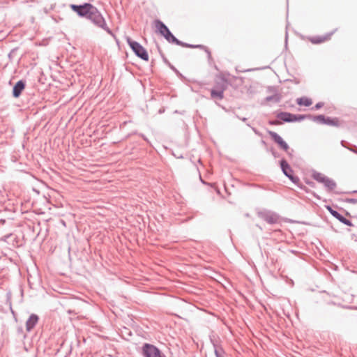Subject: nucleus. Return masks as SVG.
<instances>
[{"mask_svg": "<svg viewBox=\"0 0 357 357\" xmlns=\"http://www.w3.org/2000/svg\"><path fill=\"white\" fill-rule=\"evenodd\" d=\"M127 42L139 57L144 61L149 60V54L146 50L139 43L132 41L130 38H127Z\"/></svg>", "mask_w": 357, "mask_h": 357, "instance_id": "obj_1", "label": "nucleus"}, {"mask_svg": "<svg viewBox=\"0 0 357 357\" xmlns=\"http://www.w3.org/2000/svg\"><path fill=\"white\" fill-rule=\"evenodd\" d=\"M73 10L76 12L79 16L89 18V15L94 10V6L90 3H84V5L77 6L75 4L70 5Z\"/></svg>", "mask_w": 357, "mask_h": 357, "instance_id": "obj_2", "label": "nucleus"}, {"mask_svg": "<svg viewBox=\"0 0 357 357\" xmlns=\"http://www.w3.org/2000/svg\"><path fill=\"white\" fill-rule=\"evenodd\" d=\"M143 354L145 357H162L160 350L149 344H145L143 347Z\"/></svg>", "mask_w": 357, "mask_h": 357, "instance_id": "obj_3", "label": "nucleus"}, {"mask_svg": "<svg viewBox=\"0 0 357 357\" xmlns=\"http://www.w3.org/2000/svg\"><path fill=\"white\" fill-rule=\"evenodd\" d=\"M97 26L104 28L106 25L105 22L100 15V13L98 11L96 8H94V10H92V13L89 15V18Z\"/></svg>", "mask_w": 357, "mask_h": 357, "instance_id": "obj_4", "label": "nucleus"}, {"mask_svg": "<svg viewBox=\"0 0 357 357\" xmlns=\"http://www.w3.org/2000/svg\"><path fill=\"white\" fill-rule=\"evenodd\" d=\"M268 133L271 139L279 146L280 149L285 151L289 150V146L287 143L279 135L271 130H268Z\"/></svg>", "mask_w": 357, "mask_h": 357, "instance_id": "obj_5", "label": "nucleus"}, {"mask_svg": "<svg viewBox=\"0 0 357 357\" xmlns=\"http://www.w3.org/2000/svg\"><path fill=\"white\" fill-rule=\"evenodd\" d=\"M281 168L284 174L289 177L293 182L296 183L298 180V178H295L292 175V170L288 163L285 160H282L280 162Z\"/></svg>", "mask_w": 357, "mask_h": 357, "instance_id": "obj_6", "label": "nucleus"}, {"mask_svg": "<svg viewBox=\"0 0 357 357\" xmlns=\"http://www.w3.org/2000/svg\"><path fill=\"white\" fill-rule=\"evenodd\" d=\"M156 29L164 37L169 33L168 28L160 21L155 20L154 22Z\"/></svg>", "mask_w": 357, "mask_h": 357, "instance_id": "obj_7", "label": "nucleus"}, {"mask_svg": "<svg viewBox=\"0 0 357 357\" xmlns=\"http://www.w3.org/2000/svg\"><path fill=\"white\" fill-rule=\"evenodd\" d=\"M25 84L22 81H19L16 83V84L13 87V96L15 98H18L22 91L24 89Z\"/></svg>", "mask_w": 357, "mask_h": 357, "instance_id": "obj_8", "label": "nucleus"}, {"mask_svg": "<svg viewBox=\"0 0 357 357\" xmlns=\"http://www.w3.org/2000/svg\"><path fill=\"white\" fill-rule=\"evenodd\" d=\"M224 88L220 87L218 89H213L211 91V96L213 99L222 100L223 98Z\"/></svg>", "mask_w": 357, "mask_h": 357, "instance_id": "obj_9", "label": "nucleus"}, {"mask_svg": "<svg viewBox=\"0 0 357 357\" xmlns=\"http://www.w3.org/2000/svg\"><path fill=\"white\" fill-rule=\"evenodd\" d=\"M38 321V317L36 314H31L26 323V330L28 331H31L37 324Z\"/></svg>", "mask_w": 357, "mask_h": 357, "instance_id": "obj_10", "label": "nucleus"}, {"mask_svg": "<svg viewBox=\"0 0 357 357\" xmlns=\"http://www.w3.org/2000/svg\"><path fill=\"white\" fill-rule=\"evenodd\" d=\"M284 116H288V118H284V121H302L305 119V115H295V114H291L289 113H284L283 114Z\"/></svg>", "mask_w": 357, "mask_h": 357, "instance_id": "obj_11", "label": "nucleus"}, {"mask_svg": "<svg viewBox=\"0 0 357 357\" xmlns=\"http://www.w3.org/2000/svg\"><path fill=\"white\" fill-rule=\"evenodd\" d=\"M298 105L309 107L312 104V99L307 97H301L296 99Z\"/></svg>", "mask_w": 357, "mask_h": 357, "instance_id": "obj_12", "label": "nucleus"}, {"mask_svg": "<svg viewBox=\"0 0 357 357\" xmlns=\"http://www.w3.org/2000/svg\"><path fill=\"white\" fill-rule=\"evenodd\" d=\"M333 33H330L326 34V36L319 37L316 39H314L312 40V42L315 43H323V42L327 41L331 39Z\"/></svg>", "mask_w": 357, "mask_h": 357, "instance_id": "obj_13", "label": "nucleus"}, {"mask_svg": "<svg viewBox=\"0 0 357 357\" xmlns=\"http://www.w3.org/2000/svg\"><path fill=\"white\" fill-rule=\"evenodd\" d=\"M325 124L337 127L340 126V121L337 118H327Z\"/></svg>", "mask_w": 357, "mask_h": 357, "instance_id": "obj_14", "label": "nucleus"}, {"mask_svg": "<svg viewBox=\"0 0 357 357\" xmlns=\"http://www.w3.org/2000/svg\"><path fill=\"white\" fill-rule=\"evenodd\" d=\"M165 38L169 42H173L176 44H180V42L169 31V33L166 35Z\"/></svg>", "mask_w": 357, "mask_h": 357, "instance_id": "obj_15", "label": "nucleus"}, {"mask_svg": "<svg viewBox=\"0 0 357 357\" xmlns=\"http://www.w3.org/2000/svg\"><path fill=\"white\" fill-rule=\"evenodd\" d=\"M165 38L169 42H173L176 44H180V42L169 31V33L166 35Z\"/></svg>", "mask_w": 357, "mask_h": 357, "instance_id": "obj_16", "label": "nucleus"}, {"mask_svg": "<svg viewBox=\"0 0 357 357\" xmlns=\"http://www.w3.org/2000/svg\"><path fill=\"white\" fill-rule=\"evenodd\" d=\"M313 178L318 182L322 183V181H324L326 176L320 173H316L313 175Z\"/></svg>", "mask_w": 357, "mask_h": 357, "instance_id": "obj_17", "label": "nucleus"}, {"mask_svg": "<svg viewBox=\"0 0 357 357\" xmlns=\"http://www.w3.org/2000/svg\"><path fill=\"white\" fill-rule=\"evenodd\" d=\"M324 185L331 190L335 188V183L329 179L328 181H326V184Z\"/></svg>", "mask_w": 357, "mask_h": 357, "instance_id": "obj_18", "label": "nucleus"}, {"mask_svg": "<svg viewBox=\"0 0 357 357\" xmlns=\"http://www.w3.org/2000/svg\"><path fill=\"white\" fill-rule=\"evenodd\" d=\"M326 119L324 116L323 115H319V116H317L314 117V120L315 121H317L319 123H324L325 124L326 123Z\"/></svg>", "mask_w": 357, "mask_h": 357, "instance_id": "obj_19", "label": "nucleus"}, {"mask_svg": "<svg viewBox=\"0 0 357 357\" xmlns=\"http://www.w3.org/2000/svg\"><path fill=\"white\" fill-rule=\"evenodd\" d=\"M326 208L337 219L342 218V215L337 211L333 210L331 206H327Z\"/></svg>", "mask_w": 357, "mask_h": 357, "instance_id": "obj_20", "label": "nucleus"}, {"mask_svg": "<svg viewBox=\"0 0 357 357\" xmlns=\"http://www.w3.org/2000/svg\"><path fill=\"white\" fill-rule=\"evenodd\" d=\"M338 220L340 221H341L342 222L344 223L345 225H351L350 221L348 220L347 219H346L345 218H344L342 215V218H338Z\"/></svg>", "mask_w": 357, "mask_h": 357, "instance_id": "obj_21", "label": "nucleus"}, {"mask_svg": "<svg viewBox=\"0 0 357 357\" xmlns=\"http://www.w3.org/2000/svg\"><path fill=\"white\" fill-rule=\"evenodd\" d=\"M284 114V113H282V114H280V118H281L282 120H284V118H288V116H284V115H283Z\"/></svg>", "mask_w": 357, "mask_h": 357, "instance_id": "obj_22", "label": "nucleus"}, {"mask_svg": "<svg viewBox=\"0 0 357 357\" xmlns=\"http://www.w3.org/2000/svg\"><path fill=\"white\" fill-rule=\"evenodd\" d=\"M321 106H322V105H321V103H318V104H317V105H316L315 107H316L317 109H318V108H320Z\"/></svg>", "mask_w": 357, "mask_h": 357, "instance_id": "obj_23", "label": "nucleus"}, {"mask_svg": "<svg viewBox=\"0 0 357 357\" xmlns=\"http://www.w3.org/2000/svg\"><path fill=\"white\" fill-rule=\"evenodd\" d=\"M328 180H329V178L326 177L325 179H324V181H322V183H324V185H325L326 184V181H328Z\"/></svg>", "mask_w": 357, "mask_h": 357, "instance_id": "obj_24", "label": "nucleus"}, {"mask_svg": "<svg viewBox=\"0 0 357 357\" xmlns=\"http://www.w3.org/2000/svg\"><path fill=\"white\" fill-rule=\"evenodd\" d=\"M272 124H274V125H278L280 123L278 121H275V122H273L271 123Z\"/></svg>", "mask_w": 357, "mask_h": 357, "instance_id": "obj_25", "label": "nucleus"}, {"mask_svg": "<svg viewBox=\"0 0 357 357\" xmlns=\"http://www.w3.org/2000/svg\"><path fill=\"white\" fill-rule=\"evenodd\" d=\"M356 153H357V151H356Z\"/></svg>", "mask_w": 357, "mask_h": 357, "instance_id": "obj_26", "label": "nucleus"}]
</instances>
